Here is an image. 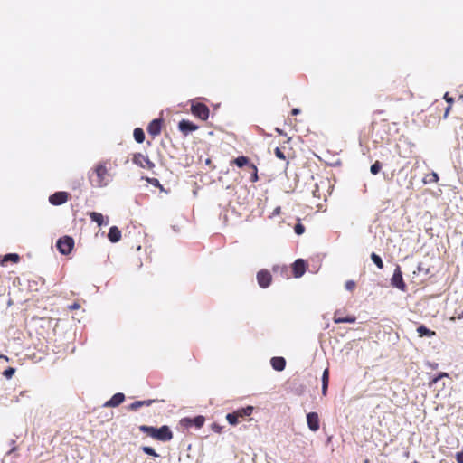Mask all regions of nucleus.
Instances as JSON below:
<instances>
[{
	"mask_svg": "<svg viewBox=\"0 0 463 463\" xmlns=\"http://www.w3.org/2000/svg\"><path fill=\"white\" fill-rule=\"evenodd\" d=\"M79 307H80V305H79V304H76V303H75V304H73V305H71V306H70V308H71V310L78 309Z\"/></svg>",
	"mask_w": 463,
	"mask_h": 463,
	"instance_id": "obj_42",
	"label": "nucleus"
},
{
	"mask_svg": "<svg viewBox=\"0 0 463 463\" xmlns=\"http://www.w3.org/2000/svg\"><path fill=\"white\" fill-rule=\"evenodd\" d=\"M141 449L144 453L149 455V456H153V457H158V454L156 452V450L151 448V447H148V446H143L141 447Z\"/></svg>",
	"mask_w": 463,
	"mask_h": 463,
	"instance_id": "obj_34",
	"label": "nucleus"
},
{
	"mask_svg": "<svg viewBox=\"0 0 463 463\" xmlns=\"http://www.w3.org/2000/svg\"><path fill=\"white\" fill-rule=\"evenodd\" d=\"M274 154L280 160H286L287 159V156L284 154L283 150L281 148H279V147H276L275 148Z\"/></svg>",
	"mask_w": 463,
	"mask_h": 463,
	"instance_id": "obj_37",
	"label": "nucleus"
},
{
	"mask_svg": "<svg viewBox=\"0 0 463 463\" xmlns=\"http://www.w3.org/2000/svg\"><path fill=\"white\" fill-rule=\"evenodd\" d=\"M307 269L306 261L303 259H298L292 264V271L295 278H300Z\"/></svg>",
	"mask_w": 463,
	"mask_h": 463,
	"instance_id": "obj_11",
	"label": "nucleus"
},
{
	"mask_svg": "<svg viewBox=\"0 0 463 463\" xmlns=\"http://www.w3.org/2000/svg\"><path fill=\"white\" fill-rule=\"evenodd\" d=\"M69 199V194L67 192H56L49 197V202L52 205H61L65 203Z\"/></svg>",
	"mask_w": 463,
	"mask_h": 463,
	"instance_id": "obj_10",
	"label": "nucleus"
},
{
	"mask_svg": "<svg viewBox=\"0 0 463 463\" xmlns=\"http://www.w3.org/2000/svg\"><path fill=\"white\" fill-rule=\"evenodd\" d=\"M329 383V369L326 368L322 374V395L326 396L327 393Z\"/></svg>",
	"mask_w": 463,
	"mask_h": 463,
	"instance_id": "obj_20",
	"label": "nucleus"
},
{
	"mask_svg": "<svg viewBox=\"0 0 463 463\" xmlns=\"http://www.w3.org/2000/svg\"><path fill=\"white\" fill-rule=\"evenodd\" d=\"M162 123L163 121L160 118L152 120L147 127L148 134L153 137L158 136L161 133Z\"/></svg>",
	"mask_w": 463,
	"mask_h": 463,
	"instance_id": "obj_13",
	"label": "nucleus"
},
{
	"mask_svg": "<svg viewBox=\"0 0 463 463\" xmlns=\"http://www.w3.org/2000/svg\"><path fill=\"white\" fill-rule=\"evenodd\" d=\"M125 401V395L121 392L114 394L109 401L104 404L105 407H117Z\"/></svg>",
	"mask_w": 463,
	"mask_h": 463,
	"instance_id": "obj_16",
	"label": "nucleus"
},
{
	"mask_svg": "<svg viewBox=\"0 0 463 463\" xmlns=\"http://www.w3.org/2000/svg\"><path fill=\"white\" fill-rule=\"evenodd\" d=\"M0 359H4L5 360L6 362L9 361V358L6 356V355H4V354H0Z\"/></svg>",
	"mask_w": 463,
	"mask_h": 463,
	"instance_id": "obj_44",
	"label": "nucleus"
},
{
	"mask_svg": "<svg viewBox=\"0 0 463 463\" xmlns=\"http://www.w3.org/2000/svg\"><path fill=\"white\" fill-rule=\"evenodd\" d=\"M19 260H20V257L18 254L9 253V254L5 255L0 262L2 265H5L7 261H12L14 263H17L19 261Z\"/></svg>",
	"mask_w": 463,
	"mask_h": 463,
	"instance_id": "obj_24",
	"label": "nucleus"
},
{
	"mask_svg": "<svg viewBox=\"0 0 463 463\" xmlns=\"http://www.w3.org/2000/svg\"><path fill=\"white\" fill-rule=\"evenodd\" d=\"M371 260L377 266L378 269H383V262L382 260V258L379 255H377L376 253L373 252L371 254Z\"/></svg>",
	"mask_w": 463,
	"mask_h": 463,
	"instance_id": "obj_29",
	"label": "nucleus"
},
{
	"mask_svg": "<svg viewBox=\"0 0 463 463\" xmlns=\"http://www.w3.org/2000/svg\"><path fill=\"white\" fill-rule=\"evenodd\" d=\"M281 212V208L279 206L276 207L273 211V215H278Z\"/></svg>",
	"mask_w": 463,
	"mask_h": 463,
	"instance_id": "obj_40",
	"label": "nucleus"
},
{
	"mask_svg": "<svg viewBox=\"0 0 463 463\" xmlns=\"http://www.w3.org/2000/svg\"><path fill=\"white\" fill-rule=\"evenodd\" d=\"M91 184L95 187L107 186L110 181V175L106 163H99L89 175Z\"/></svg>",
	"mask_w": 463,
	"mask_h": 463,
	"instance_id": "obj_1",
	"label": "nucleus"
},
{
	"mask_svg": "<svg viewBox=\"0 0 463 463\" xmlns=\"http://www.w3.org/2000/svg\"><path fill=\"white\" fill-rule=\"evenodd\" d=\"M383 110H376V111H374V114H378V115L383 114Z\"/></svg>",
	"mask_w": 463,
	"mask_h": 463,
	"instance_id": "obj_45",
	"label": "nucleus"
},
{
	"mask_svg": "<svg viewBox=\"0 0 463 463\" xmlns=\"http://www.w3.org/2000/svg\"><path fill=\"white\" fill-rule=\"evenodd\" d=\"M205 422V418L202 415H198L194 418L185 417L181 419L180 425L184 428L189 429L191 427H195L196 429H200L203 426Z\"/></svg>",
	"mask_w": 463,
	"mask_h": 463,
	"instance_id": "obj_5",
	"label": "nucleus"
},
{
	"mask_svg": "<svg viewBox=\"0 0 463 463\" xmlns=\"http://www.w3.org/2000/svg\"><path fill=\"white\" fill-rule=\"evenodd\" d=\"M191 112L202 120L208 119L210 114L209 108L205 104L194 101L192 102Z\"/></svg>",
	"mask_w": 463,
	"mask_h": 463,
	"instance_id": "obj_3",
	"label": "nucleus"
},
{
	"mask_svg": "<svg viewBox=\"0 0 463 463\" xmlns=\"http://www.w3.org/2000/svg\"><path fill=\"white\" fill-rule=\"evenodd\" d=\"M382 168V164L379 161H375L370 168V171L373 175H377Z\"/></svg>",
	"mask_w": 463,
	"mask_h": 463,
	"instance_id": "obj_33",
	"label": "nucleus"
},
{
	"mask_svg": "<svg viewBox=\"0 0 463 463\" xmlns=\"http://www.w3.org/2000/svg\"><path fill=\"white\" fill-rule=\"evenodd\" d=\"M153 402H155V400L136 401L128 406V410L137 411L142 406H150Z\"/></svg>",
	"mask_w": 463,
	"mask_h": 463,
	"instance_id": "obj_19",
	"label": "nucleus"
},
{
	"mask_svg": "<svg viewBox=\"0 0 463 463\" xmlns=\"http://www.w3.org/2000/svg\"><path fill=\"white\" fill-rule=\"evenodd\" d=\"M133 136L137 143H143L145 140V133L142 128H137L134 129Z\"/></svg>",
	"mask_w": 463,
	"mask_h": 463,
	"instance_id": "obj_27",
	"label": "nucleus"
},
{
	"mask_svg": "<svg viewBox=\"0 0 463 463\" xmlns=\"http://www.w3.org/2000/svg\"><path fill=\"white\" fill-rule=\"evenodd\" d=\"M270 364L274 370L281 372L285 369L286 360L283 357L276 356L271 358Z\"/></svg>",
	"mask_w": 463,
	"mask_h": 463,
	"instance_id": "obj_17",
	"label": "nucleus"
},
{
	"mask_svg": "<svg viewBox=\"0 0 463 463\" xmlns=\"http://www.w3.org/2000/svg\"><path fill=\"white\" fill-rule=\"evenodd\" d=\"M294 232L296 234L298 235H302L304 232H305V226L300 223V222H298L295 226H294Z\"/></svg>",
	"mask_w": 463,
	"mask_h": 463,
	"instance_id": "obj_36",
	"label": "nucleus"
},
{
	"mask_svg": "<svg viewBox=\"0 0 463 463\" xmlns=\"http://www.w3.org/2000/svg\"><path fill=\"white\" fill-rule=\"evenodd\" d=\"M345 287L346 290L353 291V290H354V288L356 287V283L354 280H347L345 282Z\"/></svg>",
	"mask_w": 463,
	"mask_h": 463,
	"instance_id": "obj_38",
	"label": "nucleus"
},
{
	"mask_svg": "<svg viewBox=\"0 0 463 463\" xmlns=\"http://www.w3.org/2000/svg\"><path fill=\"white\" fill-rule=\"evenodd\" d=\"M333 320L335 324L354 323L356 321V317L354 315L344 317L341 315V310H336L334 313Z\"/></svg>",
	"mask_w": 463,
	"mask_h": 463,
	"instance_id": "obj_15",
	"label": "nucleus"
},
{
	"mask_svg": "<svg viewBox=\"0 0 463 463\" xmlns=\"http://www.w3.org/2000/svg\"><path fill=\"white\" fill-rule=\"evenodd\" d=\"M226 420L231 425H237L239 423V417L234 411L226 415Z\"/></svg>",
	"mask_w": 463,
	"mask_h": 463,
	"instance_id": "obj_30",
	"label": "nucleus"
},
{
	"mask_svg": "<svg viewBox=\"0 0 463 463\" xmlns=\"http://www.w3.org/2000/svg\"><path fill=\"white\" fill-rule=\"evenodd\" d=\"M257 281L260 288H268L272 281L271 273L268 269H261L257 273Z\"/></svg>",
	"mask_w": 463,
	"mask_h": 463,
	"instance_id": "obj_9",
	"label": "nucleus"
},
{
	"mask_svg": "<svg viewBox=\"0 0 463 463\" xmlns=\"http://www.w3.org/2000/svg\"><path fill=\"white\" fill-rule=\"evenodd\" d=\"M138 429L141 432L158 441L166 442L173 439V432L166 425H163L160 428L140 425Z\"/></svg>",
	"mask_w": 463,
	"mask_h": 463,
	"instance_id": "obj_2",
	"label": "nucleus"
},
{
	"mask_svg": "<svg viewBox=\"0 0 463 463\" xmlns=\"http://www.w3.org/2000/svg\"><path fill=\"white\" fill-rule=\"evenodd\" d=\"M232 164H235L238 167L241 168V167H248L249 165H250L251 163L250 162V159L249 157L247 156H239L237 158H235Z\"/></svg>",
	"mask_w": 463,
	"mask_h": 463,
	"instance_id": "obj_22",
	"label": "nucleus"
},
{
	"mask_svg": "<svg viewBox=\"0 0 463 463\" xmlns=\"http://www.w3.org/2000/svg\"><path fill=\"white\" fill-rule=\"evenodd\" d=\"M253 411L252 406H247L245 408H241L235 411L239 418H244L246 416H250Z\"/></svg>",
	"mask_w": 463,
	"mask_h": 463,
	"instance_id": "obj_26",
	"label": "nucleus"
},
{
	"mask_svg": "<svg viewBox=\"0 0 463 463\" xmlns=\"http://www.w3.org/2000/svg\"><path fill=\"white\" fill-rule=\"evenodd\" d=\"M391 284L392 287L399 288L402 291H405L407 287L402 278V272L401 267L398 265L394 269L393 275L391 279Z\"/></svg>",
	"mask_w": 463,
	"mask_h": 463,
	"instance_id": "obj_8",
	"label": "nucleus"
},
{
	"mask_svg": "<svg viewBox=\"0 0 463 463\" xmlns=\"http://www.w3.org/2000/svg\"><path fill=\"white\" fill-rule=\"evenodd\" d=\"M56 246L61 254L67 255L74 247V240L70 236H63L57 241Z\"/></svg>",
	"mask_w": 463,
	"mask_h": 463,
	"instance_id": "obj_4",
	"label": "nucleus"
},
{
	"mask_svg": "<svg viewBox=\"0 0 463 463\" xmlns=\"http://www.w3.org/2000/svg\"><path fill=\"white\" fill-rule=\"evenodd\" d=\"M299 112H300V109H297V108H295V109H293L291 110V114H292V115H298V114H299Z\"/></svg>",
	"mask_w": 463,
	"mask_h": 463,
	"instance_id": "obj_41",
	"label": "nucleus"
},
{
	"mask_svg": "<svg viewBox=\"0 0 463 463\" xmlns=\"http://www.w3.org/2000/svg\"><path fill=\"white\" fill-rule=\"evenodd\" d=\"M328 182L321 180L319 184L316 183L314 189L312 190L313 197L318 200H326L327 190L326 189L328 185Z\"/></svg>",
	"mask_w": 463,
	"mask_h": 463,
	"instance_id": "obj_7",
	"label": "nucleus"
},
{
	"mask_svg": "<svg viewBox=\"0 0 463 463\" xmlns=\"http://www.w3.org/2000/svg\"><path fill=\"white\" fill-rule=\"evenodd\" d=\"M438 366H439V364L437 363L430 364V367L432 368V369H437Z\"/></svg>",
	"mask_w": 463,
	"mask_h": 463,
	"instance_id": "obj_43",
	"label": "nucleus"
},
{
	"mask_svg": "<svg viewBox=\"0 0 463 463\" xmlns=\"http://www.w3.org/2000/svg\"><path fill=\"white\" fill-rule=\"evenodd\" d=\"M307 422L308 428L312 431H317L319 430V417L317 412H309L307 415Z\"/></svg>",
	"mask_w": 463,
	"mask_h": 463,
	"instance_id": "obj_14",
	"label": "nucleus"
},
{
	"mask_svg": "<svg viewBox=\"0 0 463 463\" xmlns=\"http://www.w3.org/2000/svg\"><path fill=\"white\" fill-rule=\"evenodd\" d=\"M152 184H155V183H158V180L157 179H153L150 181Z\"/></svg>",
	"mask_w": 463,
	"mask_h": 463,
	"instance_id": "obj_47",
	"label": "nucleus"
},
{
	"mask_svg": "<svg viewBox=\"0 0 463 463\" xmlns=\"http://www.w3.org/2000/svg\"><path fill=\"white\" fill-rule=\"evenodd\" d=\"M417 333H418L420 337H424V336L432 337V336L436 335V332L435 331H432V330L427 328L424 325H420L417 328Z\"/></svg>",
	"mask_w": 463,
	"mask_h": 463,
	"instance_id": "obj_21",
	"label": "nucleus"
},
{
	"mask_svg": "<svg viewBox=\"0 0 463 463\" xmlns=\"http://www.w3.org/2000/svg\"><path fill=\"white\" fill-rule=\"evenodd\" d=\"M247 169L249 170V172L250 173V181L251 183H256L258 180H259V176H258V168L257 166L251 163L250 165H249V166L247 167Z\"/></svg>",
	"mask_w": 463,
	"mask_h": 463,
	"instance_id": "obj_23",
	"label": "nucleus"
},
{
	"mask_svg": "<svg viewBox=\"0 0 463 463\" xmlns=\"http://www.w3.org/2000/svg\"><path fill=\"white\" fill-rule=\"evenodd\" d=\"M439 175L435 172H431L425 175L423 178L424 184H431V183H437L439 181Z\"/></svg>",
	"mask_w": 463,
	"mask_h": 463,
	"instance_id": "obj_28",
	"label": "nucleus"
},
{
	"mask_svg": "<svg viewBox=\"0 0 463 463\" xmlns=\"http://www.w3.org/2000/svg\"><path fill=\"white\" fill-rule=\"evenodd\" d=\"M456 460L458 463H463V450L456 454Z\"/></svg>",
	"mask_w": 463,
	"mask_h": 463,
	"instance_id": "obj_39",
	"label": "nucleus"
},
{
	"mask_svg": "<svg viewBox=\"0 0 463 463\" xmlns=\"http://www.w3.org/2000/svg\"><path fill=\"white\" fill-rule=\"evenodd\" d=\"M108 238L113 243L119 241L121 239L120 230L117 226L110 227L108 233Z\"/></svg>",
	"mask_w": 463,
	"mask_h": 463,
	"instance_id": "obj_18",
	"label": "nucleus"
},
{
	"mask_svg": "<svg viewBox=\"0 0 463 463\" xmlns=\"http://www.w3.org/2000/svg\"><path fill=\"white\" fill-rule=\"evenodd\" d=\"M132 162L135 165L148 170H152L155 167V164L148 158L147 156L143 155L142 153L134 154Z\"/></svg>",
	"mask_w": 463,
	"mask_h": 463,
	"instance_id": "obj_6",
	"label": "nucleus"
},
{
	"mask_svg": "<svg viewBox=\"0 0 463 463\" xmlns=\"http://www.w3.org/2000/svg\"><path fill=\"white\" fill-rule=\"evenodd\" d=\"M15 373V369L14 367H8L7 369H5L2 374L6 378V379H11L14 374Z\"/></svg>",
	"mask_w": 463,
	"mask_h": 463,
	"instance_id": "obj_35",
	"label": "nucleus"
},
{
	"mask_svg": "<svg viewBox=\"0 0 463 463\" xmlns=\"http://www.w3.org/2000/svg\"><path fill=\"white\" fill-rule=\"evenodd\" d=\"M408 95H409L410 98L413 97V93L411 91H410V90L408 91Z\"/></svg>",
	"mask_w": 463,
	"mask_h": 463,
	"instance_id": "obj_46",
	"label": "nucleus"
},
{
	"mask_svg": "<svg viewBox=\"0 0 463 463\" xmlns=\"http://www.w3.org/2000/svg\"><path fill=\"white\" fill-rule=\"evenodd\" d=\"M449 377V374L447 373H439L437 376H435L429 383V385L431 387L434 384H436L439 380L442 378Z\"/></svg>",
	"mask_w": 463,
	"mask_h": 463,
	"instance_id": "obj_32",
	"label": "nucleus"
},
{
	"mask_svg": "<svg viewBox=\"0 0 463 463\" xmlns=\"http://www.w3.org/2000/svg\"><path fill=\"white\" fill-rule=\"evenodd\" d=\"M444 99L449 103V106L446 108L445 113H444V118H447L449 113V110L451 109V106H452V103H453V99L449 97L448 93H446L444 95Z\"/></svg>",
	"mask_w": 463,
	"mask_h": 463,
	"instance_id": "obj_31",
	"label": "nucleus"
},
{
	"mask_svg": "<svg viewBox=\"0 0 463 463\" xmlns=\"http://www.w3.org/2000/svg\"><path fill=\"white\" fill-rule=\"evenodd\" d=\"M90 218L92 222H95L98 226H101L104 222V216L100 213L91 212L90 213Z\"/></svg>",
	"mask_w": 463,
	"mask_h": 463,
	"instance_id": "obj_25",
	"label": "nucleus"
},
{
	"mask_svg": "<svg viewBox=\"0 0 463 463\" xmlns=\"http://www.w3.org/2000/svg\"><path fill=\"white\" fill-rule=\"evenodd\" d=\"M178 128L184 136H187L189 133L198 129V126L193 122L182 119L178 124Z\"/></svg>",
	"mask_w": 463,
	"mask_h": 463,
	"instance_id": "obj_12",
	"label": "nucleus"
}]
</instances>
